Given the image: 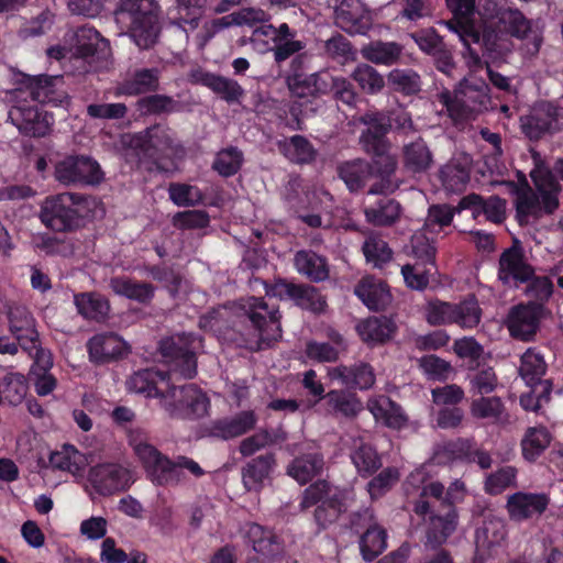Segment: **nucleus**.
Masks as SVG:
<instances>
[{
    "instance_id": "obj_18",
    "label": "nucleus",
    "mask_w": 563,
    "mask_h": 563,
    "mask_svg": "<svg viewBox=\"0 0 563 563\" xmlns=\"http://www.w3.org/2000/svg\"><path fill=\"white\" fill-rule=\"evenodd\" d=\"M448 8L452 11L453 18L443 22L449 30L456 33L465 47L472 43H478L481 34L470 22L474 13L475 0H446Z\"/></svg>"
},
{
    "instance_id": "obj_36",
    "label": "nucleus",
    "mask_w": 563,
    "mask_h": 563,
    "mask_svg": "<svg viewBox=\"0 0 563 563\" xmlns=\"http://www.w3.org/2000/svg\"><path fill=\"white\" fill-rule=\"evenodd\" d=\"M324 457L319 452L303 453L295 457L287 466V474L298 484L305 485L322 474Z\"/></svg>"
},
{
    "instance_id": "obj_61",
    "label": "nucleus",
    "mask_w": 563,
    "mask_h": 563,
    "mask_svg": "<svg viewBox=\"0 0 563 563\" xmlns=\"http://www.w3.org/2000/svg\"><path fill=\"white\" fill-rule=\"evenodd\" d=\"M435 271V267L426 266L421 263H412L405 264L401 267V275L407 287L422 291L429 286L430 277Z\"/></svg>"
},
{
    "instance_id": "obj_50",
    "label": "nucleus",
    "mask_w": 563,
    "mask_h": 563,
    "mask_svg": "<svg viewBox=\"0 0 563 563\" xmlns=\"http://www.w3.org/2000/svg\"><path fill=\"white\" fill-rule=\"evenodd\" d=\"M453 323L462 329L476 328L482 318V309L474 295H468L464 300L453 303Z\"/></svg>"
},
{
    "instance_id": "obj_2",
    "label": "nucleus",
    "mask_w": 563,
    "mask_h": 563,
    "mask_svg": "<svg viewBox=\"0 0 563 563\" xmlns=\"http://www.w3.org/2000/svg\"><path fill=\"white\" fill-rule=\"evenodd\" d=\"M196 341L195 335L185 333L162 340L159 351L169 363V373L152 368L135 372L126 380L128 389L161 399L163 390L157 387L158 382L167 383L170 374H178L185 379L195 377L197 374Z\"/></svg>"
},
{
    "instance_id": "obj_52",
    "label": "nucleus",
    "mask_w": 563,
    "mask_h": 563,
    "mask_svg": "<svg viewBox=\"0 0 563 563\" xmlns=\"http://www.w3.org/2000/svg\"><path fill=\"white\" fill-rule=\"evenodd\" d=\"M136 110L145 115L169 114L179 110V102L170 96L152 92L136 101Z\"/></svg>"
},
{
    "instance_id": "obj_58",
    "label": "nucleus",
    "mask_w": 563,
    "mask_h": 563,
    "mask_svg": "<svg viewBox=\"0 0 563 563\" xmlns=\"http://www.w3.org/2000/svg\"><path fill=\"white\" fill-rule=\"evenodd\" d=\"M505 411V406L499 397H481L474 399L470 406L472 417L498 422Z\"/></svg>"
},
{
    "instance_id": "obj_48",
    "label": "nucleus",
    "mask_w": 563,
    "mask_h": 563,
    "mask_svg": "<svg viewBox=\"0 0 563 563\" xmlns=\"http://www.w3.org/2000/svg\"><path fill=\"white\" fill-rule=\"evenodd\" d=\"M388 86L404 96H413L421 90V77L411 68H395L387 75Z\"/></svg>"
},
{
    "instance_id": "obj_10",
    "label": "nucleus",
    "mask_w": 563,
    "mask_h": 563,
    "mask_svg": "<svg viewBox=\"0 0 563 563\" xmlns=\"http://www.w3.org/2000/svg\"><path fill=\"white\" fill-rule=\"evenodd\" d=\"M54 176L58 183L66 186L97 185L102 180L103 173L91 157L70 155L56 163Z\"/></svg>"
},
{
    "instance_id": "obj_45",
    "label": "nucleus",
    "mask_w": 563,
    "mask_h": 563,
    "mask_svg": "<svg viewBox=\"0 0 563 563\" xmlns=\"http://www.w3.org/2000/svg\"><path fill=\"white\" fill-rule=\"evenodd\" d=\"M336 172L350 191L361 190L372 177L368 162L362 158L340 163Z\"/></svg>"
},
{
    "instance_id": "obj_38",
    "label": "nucleus",
    "mask_w": 563,
    "mask_h": 563,
    "mask_svg": "<svg viewBox=\"0 0 563 563\" xmlns=\"http://www.w3.org/2000/svg\"><path fill=\"white\" fill-rule=\"evenodd\" d=\"M74 303L78 313L86 320L104 322L110 312V302L101 294L95 291L74 295Z\"/></svg>"
},
{
    "instance_id": "obj_62",
    "label": "nucleus",
    "mask_w": 563,
    "mask_h": 563,
    "mask_svg": "<svg viewBox=\"0 0 563 563\" xmlns=\"http://www.w3.org/2000/svg\"><path fill=\"white\" fill-rule=\"evenodd\" d=\"M294 302L313 313H322L328 307L325 297L316 287L307 284H299Z\"/></svg>"
},
{
    "instance_id": "obj_54",
    "label": "nucleus",
    "mask_w": 563,
    "mask_h": 563,
    "mask_svg": "<svg viewBox=\"0 0 563 563\" xmlns=\"http://www.w3.org/2000/svg\"><path fill=\"white\" fill-rule=\"evenodd\" d=\"M351 77L367 95H376L385 87L384 76L368 64L357 65L352 71Z\"/></svg>"
},
{
    "instance_id": "obj_40",
    "label": "nucleus",
    "mask_w": 563,
    "mask_h": 563,
    "mask_svg": "<svg viewBox=\"0 0 563 563\" xmlns=\"http://www.w3.org/2000/svg\"><path fill=\"white\" fill-rule=\"evenodd\" d=\"M110 51L109 41L93 27L82 26L76 33V55L81 58L106 57Z\"/></svg>"
},
{
    "instance_id": "obj_19",
    "label": "nucleus",
    "mask_w": 563,
    "mask_h": 563,
    "mask_svg": "<svg viewBox=\"0 0 563 563\" xmlns=\"http://www.w3.org/2000/svg\"><path fill=\"white\" fill-rule=\"evenodd\" d=\"M549 504L550 498L547 494L517 492L508 496L506 510L510 520L521 522L540 517Z\"/></svg>"
},
{
    "instance_id": "obj_26",
    "label": "nucleus",
    "mask_w": 563,
    "mask_h": 563,
    "mask_svg": "<svg viewBox=\"0 0 563 563\" xmlns=\"http://www.w3.org/2000/svg\"><path fill=\"white\" fill-rule=\"evenodd\" d=\"M11 333L15 336L22 349H33L38 335L35 320L24 306H12L8 311Z\"/></svg>"
},
{
    "instance_id": "obj_9",
    "label": "nucleus",
    "mask_w": 563,
    "mask_h": 563,
    "mask_svg": "<svg viewBox=\"0 0 563 563\" xmlns=\"http://www.w3.org/2000/svg\"><path fill=\"white\" fill-rule=\"evenodd\" d=\"M520 122L523 134L532 141L563 130V99L556 103H538L530 114L521 117Z\"/></svg>"
},
{
    "instance_id": "obj_41",
    "label": "nucleus",
    "mask_w": 563,
    "mask_h": 563,
    "mask_svg": "<svg viewBox=\"0 0 563 563\" xmlns=\"http://www.w3.org/2000/svg\"><path fill=\"white\" fill-rule=\"evenodd\" d=\"M294 264L300 275L313 283L323 282L329 277V266L325 257L313 251H298L295 254Z\"/></svg>"
},
{
    "instance_id": "obj_11",
    "label": "nucleus",
    "mask_w": 563,
    "mask_h": 563,
    "mask_svg": "<svg viewBox=\"0 0 563 563\" xmlns=\"http://www.w3.org/2000/svg\"><path fill=\"white\" fill-rule=\"evenodd\" d=\"M439 463L462 461L476 463L481 470H488L493 465V459L488 451L478 446L473 438H456L439 445L434 452Z\"/></svg>"
},
{
    "instance_id": "obj_12",
    "label": "nucleus",
    "mask_w": 563,
    "mask_h": 563,
    "mask_svg": "<svg viewBox=\"0 0 563 563\" xmlns=\"http://www.w3.org/2000/svg\"><path fill=\"white\" fill-rule=\"evenodd\" d=\"M20 91L29 92L33 101L42 104L62 106L68 102V93L65 89L63 76L22 75Z\"/></svg>"
},
{
    "instance_id": "obj_60",
    "label": "nucleus",
    "mask_w": 563,
    "mask_h": 563,
    "mask_svg": "<svg viewBox=\"0 0 563 563\" xmlns=\"http://www.w3.org/2000/svg\"><path fill=\"white\" fill-rule=\"evenodd\" d=\"M363 254L368 263H372L375 267H382L386 263L390 262L393 257V251L388 243L378 235H369L363 243Z\"/></svg>"
},
{
    "instance_id": "obj_59",
    "label": "nucleus",
    "mask_w": 563,
    "mask_h": 563,
    "mask_svg": "<svg viewBox=\"0 0 563 563\" xmlns=\"http://www.w3.org/2000/svg\"><path fill=\"white\" fill-rule=\"evenodd\" d=\"M243 163V153L238 147L230 146L217 153L212 169L222 177L235 175Z\"/></svg>"
},
{
    "instance_id": "obj_22",
    "label": "nucleus",
    "mask_w": 563,
    "mask_h": 563,
    "mask_svg": "<svg viewBox=\"0 0 563 563\" xmlns=\"http://www.w3.org/2000/svg\"><path fill=\"white\" fill-rule=\"evenodd\" d=\"M368 165L371 176L379 178L377 183L372 185L368 194H391L398 188V184L394 179L398 161L396 156L390 153V150L373 155Z\"/></svg>"
},
{
    "instance_id": "obj_25",
    "label": "nucleus",
    "mask_w": 563,
    "mask_h": 563,
    "mask_svg": "<svg viewBox=\"0 0 563 563\" xmlns=\"http://www.w3.org/2000/svg\"><path fill=\"white\" fill-rule=\"evenodd\" d=\"M89 357L97 364H103L121 357L125 350V342L113 332L99 333L87 342Z\"/></svg>"
},
{
    "instance_id": "obj_30",
    "label": "nucleus",
    "mask_w": 563,
    "mask_h": 563,
    "mask_svg": "<svg viewBox=\"0 0 563 563\" xmlns=\"http://www.w3.org/2000/svg\"><path fill=\"white\" fill-rule=\"evenodd\" d=\"M354 294L371 310H384L391 301L387 284L373 276L363 277L355 286Z\"/></svg>"
},
{
    "instance_id": "obj_47",
    "label": "nucleus",
    "mask_w": 563,
    "mask_h": 563,
    "mask_svg": "<svg viewBox=\"0 0 563 563\" xmlns=\"http://www.w3.org/2000/svg\"><path fill=\"white\" fill-rule=\"evenodd\" d=\"M278 150L291 162L308 164L316 157V151L309 140L302 135H294L277 143Z\"/></svg>"
},
{
    "instance_id": "obj_53",
    "label": "nucleus",
    "mask_w": 563,
    "mask_h": 563,
    "mask_svg": "<svg viewBox=\"0 0 563 563\" xmlns=\"http://www.w3.org/2000/svg\"><path fill=\"white\" fill-rule=\"evenodd\" d=\"M387 547V533L378 523L371 526L367 531L362 532L360 548L365 561H373Z\"/></svg>"
},
{
    "instance_id": "obj_20",
    "label": "nucleus",
    "mask_w": 563,
    "mask_h": 563,
    "mask_svg": "<svg viewBox=\"0 0 563 563\" xmlns=\"http://www.w3.org/2000/svg\"><path fill=\"white\" fill-rule=\"evenodd\" d=\"M190 80L209 88L229 104L240 103L245 93L243 87L235 79L202 69L191 71Z\"/></svg>"
},
{
    "instance_id": "obj_64",
    "label": "nucleus",
    "mask_w": 563,
    "mask_h": 563,
    "mask_svg": "<svg viewBox=\"0 0 563 563\" xmlns=\"http://www.w3.org/2000/svg\"><path fill=\"white\" fill-rule=\"evenodd\" d=\"M470 390L474 395H487L493 393L498 386V378L493 367L485 366L476 368L468 374Z\"/></svg>"
},
{
    "instance_id": "obj_21",
    "label": "nucleus",
    "mask_w": 563,
    "mask_h": 563,
    "mask_svg": "<svg viewBox=\"0 0 563 563\" xmlns=\"http://www.w3.org/2000/svg\"><path fill=\"white\" fill-rule=\"evenodd\" d=\"M327 376L330 380H338L347 389L366 390L375 384V372L371 364L357 362L350 366L338 365L329 367Z\"/></svg>"
},
{
    "instance_id": "obj_23",
    "label": "nucleus",
    "mask_w": 563,
    "mask_h": 563,
    "mask_svg": "<svg viewBox=\"0 0 563 563\" xmlns=\"http://www.w3.org/2000/svg\"><path fill=\"white\" fill-rule=\"evenodd\" d=\"M499 22L511 36L531 41V47H528L530 54L534 55L539 52L542 36L538 30L532 27L531 20L527 19L520 10L511 8L504 10L500 13Z\"/></svg>"
},
{
    "instance_id": "obj_27",
    "label": "nucleus",
    "mask_w": 563,
    "mask_h": 563,
    "mask_svg": "<svg viewBox=\"0 0 563 563\" xmlns=\"http://www.w3.org/2000/svg\"><path fill=\"white\" fill-rule=\"evenodd\" d=\"M208 0H174L167 10V18L184 31H194L199 26Z\"/></svg>"
},
{
    "instance_id": "obj_49",
    "label": "nucleus",
    "mask_w": 563,
    "mask_h": 563,
    "mask_svg": "<svg viewBox=\"0 0 563 563\" xmlns=\"http://www.w3.org/2000/svg\"><path fill=\"white\" fill-rule=\"evenodd\" d=\"M371 411L388 428L399 430L407 426L408 418L402 408L389 398L374 402L371 406Z\"/></svg>"
},
{
    "instance_id": "obj_42",
    "label": "nucleus",
    "mask_w": 563,
    "mask_h": 563,
    "mask_svg": "<svg viewBox=\"0 0 563 563\" xmlns=\"http://www.w3.org/2000/svg\"><path fill=\"white\" fill-rule=\"evenodd\" d=\"M404 46L397 42L372 41L361 48L364 59L375 65L391 66L400 60Z\"/></svg>"
},
{
    "instance_id": "obj_29",
    "label": "nucleus",
    "mask_w": 563,
    "mask_h": 563,
    "mask_svg": "<svg viewBox=\"0 0 563 563\" xmlns=\"http://www.w3.org/2000/svg\"><path fill=\"white\" fill-rule=\"evenodd\" d=\"M256 421L255 413L251 410H245L233 417L212 421L208 428V432L211 437L230 440L252 430Z\"/></svg>"
},
{
    "instance_id": "obj_33",
    "label": "nucleus",
    "mask_w": 563,
    "mask_h": 563,
    "mask_svg": "<svg viewBox=\"0 0 563 563\" xmlns=\"http://www.w3.org/2000/svg\"><path fill=\"white\" fill-rule=\"evenodd\" d=\"M161 71L158 68L136 69L118 87V93L124 96H139L156 92L159 89Z\"/></svg>"
},
{
    "instance_id": "obj_4",
    "label": "nucleus",
    "mask_w": 563,
    "mask_h": 563,
    "mask_svg": "<svg viewBox=\"0 0 563 563\" xmlns=\"http://www.w3.org/2000/svg\"><path fill=\"white\" fill-rule=\"evenodd\" d=\"M442 489V483L431 482L422 487L419 499L413 504V512L424 526V547L430 550L444 544L457 527L456 507L440 498Z\"/></svg>"
},
{
    "instance_id": "obj_3",
    "label": "nucleus",
    "mask_w": 563,
    "mask_h": 563,
    "mask_svg": "<svg viewBox=\"0 0 563 563\" xmlns=\"http://www.w3.org/2000/svg\"><path fill=\"white\" fill-rule=\"evenodd\" d=\"M126 163L146 173H167L174 165L173 157L178 152L170 130L159 124L142 132L126 135L123 141Z\"/></svg>"
},
{
    "instance_id": "obj_44",
    "label": "nucleus",
    "mask_w": 563,
    "mask_h": 563,
    "mask_svg": "<svg viewBox=\"0 0 563 563\" xmlns=\"http://www.w3.org/2000/svg\"><path fill=\"white\" fill-rule=\"evenodd\" d=\"M400 212L399 202L386 197L364 208L366 221L374 227L393 225L399 219Z\"/></svg>"
},
{
    "instance_id": "obj_13",
    "label": "nucleus",
    "mask_w": 563,
    "mask_h": 563,
    "mask_svg": "<svg viewBox=\"0 0 563 563\" xmlns=\"http://www.w3.org/2000/svg\"><path fill=\"white\" fill-rule=\"evenodd\" d=\"M543 308L538 303L518 305L512 307L507 317V329L510 335L523 342H531L540 329Z\"/></svg>"
},
{
    "instance_id": "obj_24",
    "label": "nucleus",
    "mask_w": 563,
    "mask_h": 563,
    "mask_svg": "<svg viewBox=\"0 0 563 563\" xmlns=\"http://www.w3.org/2000/svg\"><path fill=\"white\" fill-rule=\"evenodd\" d=\"M530 177L537 189L541 210L552 214L559 208V195L562 187L555 175L548 168L537 166L530 173Z\"/></svg>"
},
{
    "instance_id": "obj_8",
    "label": "nucleus",
    "mask_w": 563,
    "mask_h": 563,
    "mask_svg": "<svg viewBox=\"0 0 563 563\" xmlns=\"http://www.w3.org/2000/svg\"><path fill=\"white\" fill-rule=\"evenodd\" d=\"M167 386L161 394L159 406L172 419L195 420L207 415L210 401L196 385Z\"/></svg>"
},
{
    "instance_id": "obj_43",
    "label": "nucleus",
    "mask_w": 563,
    "mask_h": 563,
    "mask_svg": "<svg viewBox=\"0 0 563 563\" xmlns=\"http://www.w3.org/2000/svg\"><path fill=\"white\" fill-rule=\"evenodd\" d=\"M327 411L332 416L347 419L354 418L363 409L360 399L343 389H333L323 396Z\"/></svg>"
},
{
    "instance_id": "obj_15",
    "label": "nucleus",
    "mask_w": 563,
    "mask_h": 563,
    "mask_svg": "<svg viewBox=\"0 0 563 563\" xmlns=\"http://www.w3.org/2000/svg\"><path fill=\"white\" fill-rule=\"evenodd\" d=\"M498 278L508 285L528 283L534 275V268L527 261L525 251L518 240L504 250L499 256Z\"/></svg>"
},
{
    "instance_id": "obj_35",
    "label": "nucleus",
    "mask_w": 563,
    "mask_h": 563,
    "mask_svg": "<svg viewBox=\"0 0 563 563\" xmlns=\"http://www.w3.org/2000/svg\"><path fill=\"white\" fill-rule=\"evenodd\" d=\"M401 156L405 169L411 174L427 173L433 165V154L420 136L402 146Z\"/></svg>"
},
{
    "instance_id": "obj_37",
    "label": "nucleus",
    "mask_w": 563,
    "mask_h": 563,
    "mask_svg": "<svg viewBox=\"0 0 563 563\" xmlns=\"http://www.w3.org/2000/svg\"><path fill=\"white\" fill-rule=\"evenodd\" d=\"M246 534L252 542L254 551L264 558L272 560L283 555L284 543L272 530L257 523H251Z\"/></svg>"
},
{
    "instance_id": "obj_6",
    "label": "nucleus",
    "mask_w": 563,
    "mask_h": 563,
    "mask_svg": "<svg viewBox=\"0 0 563 563\" xmlns=\"http://www.w3.org/2000/svg\"><path fill=\"white\" fill-rule=\"evenodd\" d=\"M438 100L455 123L474 120L490 106L489 87L483 80L470 81L463 78L453 91H441Z\"/></svg>"
},
{
    "instance_id": "obj_32",
    "label": "nucleus",
    "mask_w": 563,
    "mask_h": 563,
    "mask_svg": "<svg viewBox=\"0 0 563 563\" xmlns=\"http://www.w3.org/2000/svg\"><path fill=\"white\" fill-rule=\"evenodd\" d=\"M396 323L386 316L369 317L360 321L356 331L362 341L367 344H384L396 333Z\"/></svg>"
},
{
    "instance_id": "obj_46",
    "label": "nucleus",
    "mask_w": 563,
    "mask_h": 563,
    "mask_svg": "<svg viewBox=\"0 0 563 563\" xmlns=\"http://www.w3.org/2000/svg\"><path fill=\"white\" fill-rule=\"evenodd\" d=\"M552 434L543 427H529L521 439L522 456L528 462H534L550 445Z\"/></svg>"
},
{
    "instance_id": "obj_16",
    "label": "nucleus",
    "mask_w": 563,
    "mask_h": 563,
    "mask_svg": "<svg viewBox=\"0 0 563 563\" xmlns=\"http://www.w3.org/2000/svg\"><path fill=\"white\" fill-rule=\"evenodd\" d=\"M88 481L102 496H110L129 487L132 477L128 468L115 464H98L89 470Z\"/></svg>"
},
{
    "instance_id": "obj_57",
    "label": "nucleus",
    "mask_w": 563,
    "mask_h": 563,
    "mask_svg": "<svg viewBox=\"0 0 563 563\" xmlns=\"http://www.w3.org/2000/svg\"><path fill=\"white\" fill-rule=\"evenodd\" d=\"M547 372V363L540 353L528 349L521 356L519 374L526 384H536Z\"/></svg>"
},
{
    "instance_id": "obj_39",
    "label": "nucleus",
    "mask_w": 563,
    "mask_h": 563,
    "mask_svg": "<svg viewBox=\"0 0 563 563\" xmlns=\"http://www.w3.org/2000/svg\"><path fill=\"white\" fill-rule=\"evenodd\" d=\"M109 287L119 296L147 305L155 295V287L151 283L137 282L125 276H117L110 279Z\"/></svg>"
},
{
    "instance_id": "obj_5",
    "label": "nucleus",
    "mask_w": 563,
    "mask_h": 563,
    "mask_svg": "<svg viewBox=\"0 0 563 563\" xmlns=\"http://www.w3.org/2000/svg\"><path fill=\"white\" fill-rule=\"evenodd\" d=\"M87 198L81 194L60 192L47 196L41 203L38 218L53 232L69 233L84 224Z\"/></svg>"
},
{
    "instance_id": "obj_7",
    "label": "nucleus",
    "mask_w": 563,
    "mask_h": 563,
    "mask_svg": "<svg viewBox=\"0 0 563 563\" xmlns=\"http://www.w3.org/2000/svg\"><path fill=\"white\" fill-rule=\"evenodd\" d=\"M117 13L130 20L129 34L141 49L155 45L161 33L159 5L155 0H121Z\"/></svg>"
},
{
    "instance_id": "obj_1",
    "label": "nucleus",
    "mask_w": 563,
    "mask_h": 563,
    "mask_svg": "<svg viewBox=\"0 0 563 563\" xmlns=\"http://www.w3.org/2000/svg\"><path fill=\"white\" fill-rule=\"evenodd\" d=\"M241 307L252 328L240 323L224 327L229 314L225 308L210 310L200 318V324L219 332L225 342L250 351H260L282 336L279 311L275 307H269L264 298L249 297L243 300Z\"/></svg>"
},
{
    "instance_id": "obj_34",
    "label": "nucleus",
    "mask_w": 563,
    "mask_h": 563,
    "mask_svg": "<svg viewBox=\"0 0 563 563\" xmlns=\"http://www.w3.org/2000/svg\"><path fill=\"white\" fill-rule=\"evenodd\" d=\"M276 465L274 453H265L249 461L242 468L243 485L247 490L258 492Z\"/></svg>"
},
{
    "instance_id": "obj_56",
    "label": "nucleus",
    "mask_w": 563,
    "mask_h": 563,
    "mask_svg": "<svg viewBox=\"0 0 563 563\" xmlns=\"http://www.w3.org/2000/svg\"><path fill=\"white\" fill-rule=\"evenodd\" d=\"M345 494L333 495L328 498L323 504H319L314 509V521L320 529H325L330 525L334 523L340 515L345 511Z\"/></svg>"
},
{
    "instance_id": "obj_14",
    "label": "nucleus",
    "mask_w": 563,
    "mask_h": 563,
    "mask_svg": "<svg viewBox=\"0 0 563 563\" xmlns=\"http://www.w3.org/2000/svg\"><path fill=\"white\" fill-rule=\"evenodd\" d=\"M9 119L23 135L31 137L47 135L53 124L52 115L26 102L13 106L9 111Z\"/></svg>"
},
{
    "instance_id": "obj_31",
    "label": "nucleus",
    "mask_w": 563,
    "mask_h": 563,
    "mask_svg": "<svg viewBox=\"0 0 563 563\" xmlns=\"http://www.w3.org/2000/svg\"><path fill=\"white\" fill-rule=\"evenodd\" d=\"M350 459L362 478L373 476L383 466L382 456L376 448L361 438L353 439Z\"/></svg>"
},
{
    "instance_id": "obj_17",
    "label": "nucleus",
    "mask_w": 563,
    "mask_h": 563,
    "mask_svg": "<svg viewBox=\"0 0 563 563\" xmlns=\"http://www.w3.org/2000/svg\"><path fill=\"white\" fill-rule=\"evenodd\" d=\"M334 23L349 34H365L372 26V16L362 0H340L334 8Z\"/></svg>"
},
{
    "instance_id": "obj_28",
    "label": "nucleus",
    "mask_w": 563,
    "mask_h": 563,
    "mask_svg": "<svg viewBox=\"0 0 563 563\" xmlns=\"http://www.w3.org/2000/svg\"><path fill=\"white\" fill-rule=\"evenodd\" d=\"M184 470H187L196 477H200L205 473L197 462L187 456H178L175 461L166 456L161 465H158V468L153 472L151 478L158 485L178 484L183 479Z\"/></svg>"
},
{
    "instance_id": "obj_55",
    "label": "nucleus",
    "mask_w": 563,
    "mask_h": 563,
    "mask_svg": "<svg viewBox=\"0 0 563 563\" xmlns=\"http://www.w3.org/2000/svg\"><path fill=\"white\" fill-rule=\"evenodd\" d=\"M27 394V382L20 373H8L0 379V395L10 405H20Z\"/></svg>"
},
{
    "instance_id": "obj_63",
    "label": "nucleus",
    "mask_w": 563,
    "mask_h": 563,
    "mask_svg": "<svg viewBox=\"0 0 563 563\" xmlns=\"http://www.w3.org/2000/svg\"><path fill=\"white\" fill-rule=\"evenodd\" d=\"M517 468L504 466L490 473L485 479V492L489 495H498L509 487H516Z\"/></svg>"
},
{
    "instance_id": "obj_51",
    "label": "nucleus",
    "mask_w": 563,
    "mask_h": 563,
    "mask_svg": "<svg viewBox=\"0 0 563 563\" xmlns=\"http://www.w3.org/2000/svg\"><path fill=\"white\" fill-rule=\"evenodd\" d=\"M344 492L339 487L331 485L325 479H318L310 484L301 495V500L299 503V509L305 511L312 506H318L319 504H323L328 498L333 497V495H341Z\"/></svg>"
}]
</instances>
